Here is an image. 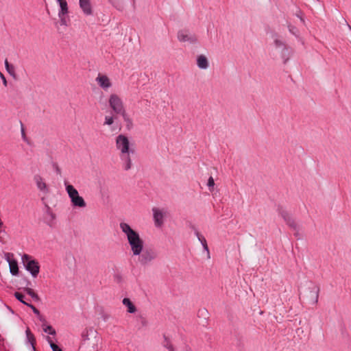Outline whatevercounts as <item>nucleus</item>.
Masks as SVG:
<instances>
[{"label":"nucleus","mask_w":351,"mask_h":351,"mask_svg":"<svg viewBox=\"0 0 351 351\" xmlns=\"http://www.w3.org/2000/svg\"><path fill=\"white\" fill-rule=\"evenodd\" d=\"M138 256V262L142 265H147L157 257V253L152 249L143 250L142 253Z\"/></svg>","instance_id":"0eeeda50"},{"label":"nucleus","mask_w":351,"mask_h":351,"mask_svg":"<svg viewBox=\"0 0 351 351\" xmlns=\"http://www.w3.org/2000/svg\"><path fill=\"white\" fill-rule=\"evenodd\" d=\"M152 212L155 225L158 227L161 226L164 222L163 213L158 208H153Z\"/></svg>","instance_id":"f8f14e48"},{"label":"nucleus","mask_w":351,"mask_h":351,"mask_svg":"<svg viewBox=\"0 0 351 351\" xmlns=\"http://www.w3.org/2000/svg\"><path fill=\"white\" fill-rule=\"evenodd\" d=\"M47 341L50 344V346L53 351H62V350L55 343L52 342L50 337H47Z\"/></svg>","instance_id":"393cba45"},{"label":"nucleus","mask_w":351,"mask_h":351,"mask_svg":"<svg viewBox=\"0 0 351 351\" xmlns=\"http://www.w3.org/2000/svg\"><path fill=\"white\" fill-rule=\"evenodd\" d=\"M0 77L1 78V80L3 81V85L5 86H7V80H6L4 75L2 73H1V72H0Z\"/></svg>","instance_id":"f704fd0d"},{"label":"nucleus","mask_w":351,"mask_h":351,"mask_svg":"<svg viewBox=\"0 0 351 351\" xmlns=\"http://www.w3.org/2000/svg\"><path fill=\"white\" fill-rule=\"evenodd\" d=\"M114 121V119L112 116H106L105 121H104V125H111L113 124Z\"/></svg>","instance_id":"a878e982"},{"label":"nucleus","mask_w":351,"mask_h":351,"mask_svg":"<svg viewBox=\"0 0 351 351\" xmlns=\"http://www.w3.org/2000/svg\"><path fill=\"white\" fill-rule=\"evenodd\" d=\"M58 16L60 18V25H64V26H66L67 25V21H66V15H62V16Z\"/></svg>","instance_id":"2f4dec72"},{"label":"nucleus","mask_w":351,"mask_h":351,"mask_svg":"<svg viewBox=\"0 0 351 351\" xmlns=\"http://www.w3.org/2000/svg\"><path fill=\"white\" fill-rule=\"evenodd\" d=\"M178 39L180 42L189 43H195L197 40L196 36L189 30H180L178 33Z\"/></svg>","instance_id":"1a4fd4ad"},{"label":"nucleus","mask_w":351,"mask_h":351,"mask_svg":"<svg viewBox=\"0 0 351 351\" xmlns=\"http://www.w3.org/2000/svg\"><path fill=\"white\" fill-rule=\"evenodd\" d=\"M66 191L70 198L71 204L73 207L84 208L86 206V203L84 198L79 195L77 190L71 184L67 182L64 183Z\"/></svg>","instance_id":"f03ea898"},{"label":"nucleus","mask_w":351,"mask_h":351,"mask_svg":"<svg viewBox=\"0 0 351 351\" xmlns=\"http://www.w3.org/2000/svg\"><path fill=\"white\" fill-rule=\"evenodd\" d=\"M163 345L169 350H172L173 348V347L172 344L171 343L170 341L167 337H165V342H164Z\"/></svg>","instance_id":"c756f323"},{"label":"nucleus","mask_w":351,"mask_h":351,"mask_svg":"<svg viewBox=\"0 0 351 351\" xmlns=\"http://www.w3.org/2000/svg\"><path fill=\"white\" fill-rule=\"evenodd\" d=\"M59 3L60 10L58 12V16L66 15L69 12L68 4L66 0H56Z\"/></svg>","instance_id":"f3484780"},{"label":"nucleus","mask_w":351,"mask_h":351,"mask_svg":"<svg viewBox=\"0 0 351 351\" xmlns=\"http://www.w3.org/2000/svg\"><path fill=\"white\" fill-rule=\"evenodd\" d=\"M288 28H289V32L295 35V36H297L298 35V29L295 27V26H293L291 25H288Z\"/></svg>","instance_id":"7c9ffc66"},{"label":"nucleus","mask_w":351,"mask_h":351,"mask_svg":"<svg viewBox=\"0 0 351 351\" xmlns=\"http://www.w3.org/2000/svg\"><path fill=\"white\" fill-rule=\"evenodd\" d=\"M312 293V299H313V303L317 304L318 302V298H319V288H316L314 291H311Z\"/></svg>","instance_id":"b1692460"},{"label":"nucleus","mask_w":351,"mask_h":351,"mask_svg":"<svg viewBox=\"0 0 351 351\" xmlns=\"http://www.w3.org/2000/svg\"><path fill=\"white\" fill-rule=\"evenodd\" d=\"M119 227L127 239L132 255L134 256L140 255L144 248V241L141 238L138 232L125 222H121Z\"/></svg>","instance_id":"f257e3e1"},{"label":"nucleus","mask_w":351,"mask_h":351,"mask_svg":"<svg viewBox=\"0 0 351 351\" xmlns=\"http://www.w3.org/2000/svg\"><path fill=\"white\" fill-rule=\"evenodd\" d=\"M22 262L25 269L30 272L33 277H36L40 271V266L38 263L35 260L31 259L30 256L24 254L22 256Z\"/></svg>","instance_id":"39448f33"},{"label":"nucleus","mask_w":351,"mask_h":351,"mask_svg":"<svg viewBox=\"0 0 351 351\" xmlns=\"http://www.w3.org/2000/svg\"><path fill=\"white\" fill-rule=\"evenodd\" d=\"M169 351H174V349L173 348L172 350H169Z\"/></svg>","instance_id":"58836bf2"},{"label":"nucleus","mask_w":351,"mask_h":351,"mask_svg":"<svg viewBox=\"0 0 351 351\" xmlns=\"http://www.w3.org/2000/svg\"><path fill=\"white\" fill-rule=\"evenodd\" d=\"M5 66L7 71L12 75L14 74V68L12 65H10L7 60H5Z\"/></svg>","instance_id":"5701e85b"},{"label":"nucleus","mask_w":351,"mask_h":351,"mask_svg":"<svg viewBox=\"0 0 351 351\" xmlns=\"http://www.w3.org/2000/svg\"><path fill=\"white\" fill-rule=\"evenodd\" d=\"M131 154H120L119 157L123 165V167L125 171H128L132 167Z\"/></svg>","instance_id":"4468645a"},{"label":"nucleus","mask_w":351,"mask_h":351,"mask_svg":"<svg viewBox=\"0 0 351 351\" xmlns=\"http://www.w3.org/2000/svg\"><path fill=\"white\" fill-rule=\"evenodd\" d=\"M110 1L118 10H123L124 9V0H110Z\"/></svg>","instance_id":"412c9836"},{"label":"nucleus","mask_w":351,"mask_h":351,"mask_svg":"<svg viewBox=\"0 0 351 351\" xmlns=\"http://www.w3.org/2000/svg\"><path fill=\"white\" fill-rule=\"evenodd\" d=\"M97 85L104 90L107 91L112 86V82L110 77L105 75L99 73L95 78Z\"/></svg>","instance_id":"6e6552de"},{"label":"nucleus","mask_w":351,"mask_h":351,"mask_svg":"<svg viewBox=\"0 0 351 351\" xmlns=\"http://www.w3.org/2000/svg\"><path fill=\"white\" fill-rule=\"evenodd\" d=\"M14 296H15V298H16L18 300H19L21 302H22L23 304H25V305L27 306V303L23 300L24 295H23L22 293H19V292H16V293H14Z\"/></svg>","instance_id":"cd10ccee"},{"label":"nucleus","mask_w":351,"mask_h":351,"mask_svg":"<svg viewBox=\"0 0 351 351\" xmlns=\"http://www.w3.org/2000/svg\"><path fill=\"white\" fill-rule=\"evenodd\" d=\"M116 147L120 154H133L134 150L130 148V141L127 136L119 134L116 138Z\"/></svg>","instance_id":"423d86ee"},{"label":"nucleus","mask_w":351,"mask_h":351,"mask_svg":"<svg viewBox=\"0 0 351 351\" xmlns=\"http://www.w3.org/2000/svg\"><path fill=\"white\" fill-rule=\"evenodd\" d=\"M27 306L30 307L35 314H36V315H39L40 314L39 311L34 306H33L32 304H27Z\"/></svg>","instance_id":"72a5a7b5"},{"label":"nucleus","mask_w":351,"mask_h":351,"mask_svg":"<svg viewBox=\"0 0 351 351\" xmlns=\"http://www.w3.org/2000/svg\"><path fill=\"white\" fill-rule=\"evenodd\" d=\"M24 291L36 301L39 300L38 295L30 288H25Z\"/></svg>","instance_id":"4be33fe9"},{"label":"nucleus","mask_w":351,"mask_h":351,"mask_svg":"<svg viewBox=\"0 0 351 351\" xmlns=\"http://www.w3.org/2000/svg\"><path fill=\"white\" fill-rule=\"evenodd\" d=\"M25 333H26L27 341L31 344L32 349L34 350H35L34 344L36 343V339H35L34 335L31 332L29 328H27Z\"/></svg>","instance_id":"aec40b11"},{"label":"nucleus","mask_w":351,"mask_h":351,"mask_svg":"<svg viewBox=\"0 0 351 351\" xmlns=\"http://www.w3.org/2000/svg\"><path fill=\"white\" fill-rule=\"evenodd\" d=\"M22 133H23V135H25V134H24V130H23V129L22 130Z\"/></svg>","instance_id":"4c0bfd02"},{"label":"nucleus","mask_w":351,"mask_h":351,"mask_svg":"<svg viewBox=\"0 0 351 351\" xmlns=\"http://www.w3.org/2000/svg\"><path fill=\"white\" fill-rule=\"evenodd\" d=\"M274 45L276 49L278 51L283 63L286 64L291 56V51L289 47L285 41L276 35L274 36Z\"/></svg>","instance_id":"7ed1b4c3"},{"label":"nucleus","mask_w":351,"mask_h":351,"mask_svg":"<svg viewBox=\"0 0 351 351\" xmlns=\"http://www.w3.org/2000/svg\"><path fill=\"white\" fill-rule=\"evenodd\" d=\"M346 23H347V22L346 21ZM346 24L348 25V28L351 30V26L350 25H348V23H346Z\"/></svg>","instance_id":"c9c22d12"},{"label":"nucleus","mask_w":351,"mask_h":351,"mask_svg":"<svg viewBox=\"0 0 351 351\" xmlns=\"http://www.w3.org/2000/svg\"><path fill=\"white\" fill-rule=\"evenodd\" d=\"M197 65L201 69H206L208 67V61L204 55H199L197 58Z\"/></svg>","instance_id":"dca6fc26"},{"label":"nucleus","mask_w":351,"mask_h":351,"mask_svg":"<svg viewBox=\"0 0 351 351\" xmlns=\"http://www.w3.org/2000/svg\"><path fill=\"white\" fill-rule=\"evenodd\" d=\"M195 234L196 237H197L198 240L199 241V242L202 243L204 250H206L207 252V253L209 254V250H208V247L206 239L197 230H195Z\"/></svg>","instance_id":"6ab92c4d"},{"label":"nucleus","mask_w":351,"mask_h":351,"mask_svg":"<svg viewBox=\"0 0 351 351\" xmlns=\"http://www.w3.org/2000/svg\"><path fill=\"white\" fill-rule=\"evenodd\" d=\"M12 254L7 253L5 254V259L9 264L10 271L13 276H16L19 274V267L17 261L12 258Z\"/></svg>","instance_id":"9d476101"},{"label":"nucleus","mask_w":351,"mask_h":351,"mask_svg":"<svg viewBox=\"0 0 351 351\" xmlns=\"http://www.w3.org/2000/svg\"><path fill=\"white\" fill-rule=\"evenodd\" d=\"M45 332H48L50 335H56V330L51 326H47L43 328Z\"/></svg>","instance_id":"c85d7f7f"},{"label":"nucleus","mask_w":351,"mask_h":351,"mask_svg":"<svg viewBox=\"0 0 351 351\" xmlns=\"http://www.w3.org/2000/svg\"><path fill=\"white\" fill-rule=\"evenodd\" d=\"M34 181L36 184V186L39 191L44 193L49 192V189L44 179L38 174L34 176Z\"/></svg>","instance_id":"9b49d317"},{"label":"nucleus","mask_w":351,"mask_h":351,"mask_svg":"<svg viewBox=\"0 0 351 351\" xmlns=\"http://www.w3.org/2000/svg\"><path fill=\"white\" fill-rule=\"evenodd\" d=\"M300 20H301L302 22H304V19H303L302 17L300 18Z\"/></svg>","instance_id":"e433bc0d"},{"label":"nucleus","mask_w":351,"mask_h":351,"mask_svg":"<svg viewBox=\"0 0 351 351\" xmlns=\"http://www.w3.org/2000/svg\"><path fill=\"white\" fill-rule=\"evenodd\" d=\"M108 104L112 110L119 115H124L126 111L121 97L117 93H111L108 97Z\"/></svg>","instance_id":"20e7f679"},{"label":"nucleus","mask_w":351,"mask_h":351,"mask_svg":"<svg viewBox=\"0 0 351 351\" xmlns=\"http://www.w3.org/2000/svg\"><path fill=\"white\" fill-rule=\"evenodd\" d=\"M123 304L125 306L128 308V312L130 313H134L136 312V308L134 304L132 302V301L129 298H124L123 300Z\"/></svg>","instance_id":"a211bd4d"},{"label":"nucleus","mask_w":351,"mask_h":351,"mask_svg":"<svg viewBox=\"0 0 351 351\" xmlns=\"http://www.w3.org/2000/svg\"><path fill=\"white\" fill-rule=\"evenodd\" d=\"M123 117V121L127 123V125H131L132 124V119L128 116L127 112H125L124 115H121Z\"/></svg>","instance_id":"bb28decb"},{"label":"nucleus","mask_w":351,"mask_h":351,"mask_svg":"<svg viewBox=\"0 0 351 351\" xmlns=\"http://www.w3.org/2000/svg\"><path fill=\"white\" fill-rule=\"evenodd\" d=\"M79 4L80 8L85 15L90 16L93 14V11L90 0H80Z\"/></svg>","instance_id":"ddd939ff"},{"label":"nucleus","mask_w":351,"mask_h":351,"mask_svg":"<svg viewBox=\"0 0 351 351\" xmlns=\"http://www.w3.org/2000/svg\"><path fill=\"white\" fill-rule=\"evenodd\" d=\"M279 214L280 216L284 219V220L287 222V225H289L290 227L293 228H296V223L295 221L292 219L291 216L289 215L288 212L286 210L280 208L279 209Z\"/></svg>","instance_id":"2eb2a0df"},{"label":"nucleus","mask_w":351,"mask_h":351,"mask_svg":"<svg viewBox=\"0 0 351 351\" xmlns=\"http://www.w3.org/2000/svg\"><path fill=\"white\" fill-rule=\"evenodd\" d=\"M207 184L209 188H213V186L215 185V182H214V179L213 178V177H210L208 178Z\"/></svg>","instance_id":"473e14b6"}]
</instances>
